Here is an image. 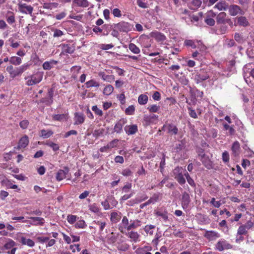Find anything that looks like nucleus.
<instances>
[{
    "mask_svg": "<svg viewBox=\"0 0 254 254\" xmlns=\"http://www.w3.org/2000/svg\"><path fill=\"white\" fill-rule=\"evenodd\" d=\"M114 47V45L112 44H101L100 45V48L103 50H107Z\"/></svg>",
    "mask_w": 254,
    "mask_h": 254,
    "instance_id": "e2e57ef3",
    "label": "nucleus"
},
{
    "mask_svg": "<svg viewBox=\"0 0 254 254\" xmlns=\"http://www.w3.org/2000/svg\"><path fill=\"white\" fill-rule=\"evenodd\" d=\"M168 133L176 135L178 133V127L173 124H169L166 126Z\"/></svg>",
    "mask_w": 254,
    "mask_h": 254,
    "instance_id": "dca6fc26",
    "label": "nucleus"
},
{
    "mask_svg": "<svg viewBox=\"0 0 254 254\" xmlns=\"http://www.w3.org/2000/svg\"><path fill=\"white\" fill-rule=\"evenodd\" d=\"M148 100V96L146 94H142L138 98V102L140 105H144L146 104Z\"/></svg>",
    "mask_w": 254,
    "mask_h": 254,
    "instance_id": "cd10ccee",
    "label": "nucleus"
},
{
    "mask_svg": "<svg viewBox=\"0 0 254 254\" xmlns=\"http://www.w3.org/2000/svg\"><path fill=\"white\" fill-rule=\"evenodd\" d=\"M184 44L187 46L191 47L193 49L196 48L194 41L191 40H186L184 42Z\"/></svg>",
    "mask_w": 254,
    "mask_h": 254,
    "instance_id": "3c124183",
    "label": "nucleus"
},
{
    "mask_svg": "<svg viewBox=\"0 0 254 254\" xmlns=\"http://www.w3.org/2000/svg\"><path fill=\"white\" fill-rule=\"evenodd\" d=\"M158 199L159 194L155 193L150 198V199L147 201L143 204H141L140 205V208H143L144 207L149 205V204L154 203L155 202L157 201Z\"/></svg>",
    "mask_w": 254,
    "mask_h": 254,
    "instance_id": "f8f14e48",
    "label": "nucleus"
},
{
    "mask_svg": "<svg viewBox=\"0 0 254 254\" xmlns=\"http://www.w3.org/2000/svg\"><path fill=\"white\" fill-rule=\"evenodd\" d=\"M29 143L28 137L27 135H24L21 137L18 142V147L19 148H25L27 146Z\"/></svg>",
    "mask_w": 254,
    "mask_h": 254,
    "instance_id": "a211bd4d",
    "label": "nucleus"
},
{
    "mask_svg": "<svg viewBox=\"0 0 254 254\" xmlns=\"http://www.w3.org/2000/svg\"><path fill=\"white\" fill-rule=\"evenodd\" d=\"M74 120L75 121L74 125L81 124L84 122L85 116L82 113H75L74 114Z\"/></svg>",
    "mask_w": 254,
    "mask_h": 254,
    "instance_id": "1a4fd4ad",
    "label": "nucleus"
},
{
    "mask_svg": "<svg viewBox=\"0 0 254 254\" xmlns=\"http://www.w3.org/2000/svg\"><path fill=\"white\" fill-rule=\"evenodd\" d=\"M92 110L97 115L102 116L103 115V112L101 110L99 109L97 106H93L92 108Z\"/></svg>",
    "mask_w": 254,
    "mask_h": 254,
    "instance_id": "0e129e2a",
    "label": "nucleus"
},
{
    "mask_svg": "<svg viewBox=\"0 0 254 254\" xmlns=\"http://www.w3.org/2000/svg\"><path fill=\"white\" fill-rule=\"evenodd\" d=\"M54 91L52 89H50L48 90V98H43L41 101L43 103H45L47 105H50L53 103V96Z\"/></svg>",
    "mask_w": 254,
    "mask_h": 254,
    "instance_id": "4468645a",
    "label": "nucleus"
},
{
    "mask_svg": "<svg viewBox=\"0 0 254 254\" xmlns=\"http://www.w3.org/2000/svg\"><path fill=\"white\" fill-rule=\"evenodd\" d=\"M126 133L128 135L135 134L138 130L137 127L135 125L127 126L125 127Z\"/></svg>",
    "mask_w": 254,
    "mask_h": 254,
    "instance_id": "ddd939ff",
    "label": "nucleus"
},
{
    "mask_svg": "<svg viewBox=\"0 0 254 254\" xmlns=\"http://www.w3.org/2000/svg\"><path fill=\"white\" fill-rule=\"evenodd\" d=\"M119 140L117 139H114L110 142L107 145L102 147L100 148V151L102 152H106L108 149H110L116 146Z\"/></svg>",
    "mask_w": 254,
    "mask_h": 254,
    "instance_id": "9d476101",
    "label": "nucleus"
},
{
    "mask_svg": "<svg viewBox=\"0 0 254 254\" xmlns=\"http://www.w3.org/2000/svg\"><path fill=\"white\" fill-rule=\"evenodd\" d=\"M129 49L134 54H139L140 52V49L135 44L130 43L128 46Z\"/></svg>",
    "mask_w": 254,
    "mask_h": 254,
    "instance_id": "4c0bfd02",
    "label": "nucleus"
},
{
    "mask_svg": "<svg viewBox=\"0 0 254 254\" xmlns=\"http://www.w3.org/2000/svg\"><path fill=\"white\" fill-rule=\"evenodd\" d=\"M247 232L246 227L244 226H240L238 230V234L239 235H242L246 234Z\"/></svg>",
    "mask_w": 254,
    "mask_h": 254,
    "instance_id": "338daca9",
    "label": "nucleus"
},
{
    "mask_svg": "<svg viewBox=\"0 0 254 254\" xmlns=\"http://www.w3.org/2000/svg\"><path fill=\"white\" fill-rule=\"evenodd\" d=\"M47 145L52 148L53 150L55 151H57L59 149V145L55 143L54 142H48L47 143Z\"/></svg>",
    "mask_w": 254,
    "mask_h": 254,
    "instance_id": "bf43d9fd",
    "label": "nucleus"
},
{
    "mask_svg": "<svg viewBox=\"0 0 254 254\" xmlns=\"http://www.w3.org/2000/svg\"><path fill=\"white\" fill-rule=\"evenodd\" d=\"M152 37L158 42L164 41L166 39L165 36L163 34L158 32L153 33Z\"/></svg>",
    "mask_w": 254,
    "mask_h": 254,
    "instance_id": "a878e982",
    "label": "nucleus"
},
{
    "mask_svg": "<svg viewBox=\"0 0 254 254\" xmlns=\"http://www.w3.org/2000/svg\"><path fill=\"white\" fill-rule=\"evenodd\" d=\"M199 158L202 161V164L207 169H210L212 168V163L209 156L208 155L206 154H203V155L200 157Z\"/></svg>",
    "mask_w": 254,
    "mask_h": 254,
    "instance_id": "0eeeda50",
    "label": "nucleus"
},
{
    "mask_svg": "<svg viewBox=\"0 0 254 254\" xmlns=\"http://www.w3.org/2000/svg\"><path fill=\"white\" fill-rule=\"evenodd\" d=\"M114 28L121 32H127L131 30L133 25L128 22L121 21L116 24Z\"/></svg>",
    "mask_w": 254,
    "mask_h": 254,
    "instance_id": "f03ea898",
    "label": "nucleus"
},
{
    "mask_svg": "<svg viewBox=\"0 0 254 254\" xmlns=\"http://www.w3.org/2000/svg\"><path fill=\"white\" fill-rule=\"evenodd\" d=\"M29 219L33 220V223H31L32 225H42L44 223V219L43 218L39 217H30Z\"/></svg>",
    "mask_w": 254,
    "mask_h": 254,
    "instance_id": "b1692460",
    "label": "nucleus"
},
{
    "mask_svg": "<svg viewBox=\"0 0 254 254\" xmlns=\"http://www.w3.org/2000/svg\"><path fill=\"white\" fill-rule=\"evenodd\" d=\"M30 66V64H25L20 66L18 67V70L20 73V74H21L23 72H24L25 71H26L27 69L29 68Z\"/></svg>",
    "mask_w": 254,
    "mask_h": 254,
    "instance_id": "de8ad7c7",
    "label": "nucleus"
},
{
    "mask_svg": "<svg viewBox=\"0 0 254 254\" xmlns=\"http://www.w3.org/2000/svg\"><path fill=\"white\" fill-rule=\"evenodd\" d=\"M29 124V123L28 120H24L20 122L19 126L22 129H26L27 128Z\"/></svg>",
    "mask_w": 254,
    "mask_h": 254,
    "instance_id": "052dcab7",
    "label": "nucleus"
},
{
    "mask_svg": "<svg viewBox=\"0 0 254 254\" xmlns=\"http://www.w3.org/2000/svg\"><path fill=\"white\" fill-rule=\"evenodd\" d=\"M16 245V243L11 239H8V241L4 245L5 249H10Z\"/></svg>",
    "mask_w": 254,
    "mask_h": 254,
    "instance_id": "f704fd0d",
    "label": "nucleus"
},
{
    "mask_svg": "<svg viewBox=\"0 0 254 254\" xmlns=\"http://www.w3.org/2000/svg\"><path fill=\"white\" fill-rule=\"evenodd\" d=\"M130 224L127 227V231L130 230L132 229L136 228L137 227L140 226V221L136 220L132 221L131 220L130 221Z\"/></svg>",
    "mask_w": 254,
    "mask_h": 254,
    "instance_id": "7c9ffc66",
    "label": "nucleus"
},
{
    "mask_svg": "<svg viewBox=\"0 0 254 254\" xmlns=\"http://www.w3.org/2000/svg\"><path fill=\"white\" fill-rule=\"evenodd\" d=\"M77 217L76 215H69L67 216V221L70 224H73L77 220Z\"/></svg>",
    "mask_w": 254,
    "mask_h": 254,
    "instance_id": "4d7b16f0",
    "label": "nucleus"
},
{
    "mask_svg": "<svg viewBox=\"0 0 254 254\" xmlns=\"http://www.w3.org/2000/svg\"><path fill=\"white\" fill-rule=\"evenodd\" d=\"M139 234L136 232L131 231L128 233V237L130 239H132L133 241H134V242L137 241L139 238Z\"/></svg>",
    "mask_w": 254,
    "mask_h": 254,
    "instance_id": "a19ab883",
    "label": "nucleus"
},
{
    "mask_svg": "<svg viewBox=\"0 0 254 254\" xmlns=\"http://www.w3.org/2000/svg\"><path fill=\"white\" fill-rule=\"evenodd\" d=\"M68 169L66 167L64 170H60L56 174V179L58 181H60L66 177V175L68 172Z\"/></svg>",
    "mask_w": 254,
    "mask_h": 254,
    "instance_id": "9b49d317",
    "label": "nucleus"
},
{
    "mask_svg": "<svg viewBox=\"0 0 254 254\" xmlns=\"http://www.w3.org/2000/svg\"><path fill=\"white\" fill-rule=\"evenodd\" d=\"M122 217V213L119 212H113L111 213L110 220L113 223H118Z\"/></svg>",
    "mask_w": 254,
    "mask_h": 254,
    "instance_id": "2eb2a0df",
    "label": "nucleus"
},
{
    "mask_svg": "<svg viewBox=\"0 0 254 254\" xmlns=\"http://www.w3.org/2000/svg\"><path fill=\"white\" fill-rule=\"evenodd\" d=\"M43 76V72L38 71L35 74L29 75L25 77L26 80V84L27 86H32L40 83Z\"/></svg>",
    "mask_w": 254,
    "mask_h": 254,
    "instance_id": "f257e3e1",
    "label": "nucleus"
},
{
    "mask_svg": "<svg viewBox=\"0 0 254 254\" xmlns=\"http://www.w3.org/2000/svg\"><path fill=\"white\" fill-rule=\"evenodd\" d=\"M30 66V64H25L20 66L18 67V70L20 73V74H21L23 72H24L25 71H26L27 69L29 68Z\"/></svg>",
    "mask_w": 254,
    "mask_h": 254,
    "instance_id": "49530a36",
    "label": "nucleus"
},
{
    "mask_svg": "<svg viewBox=\"0 0 254 254\" xmlns=\"http://www.w3.org/2000/svg\"><path fill=\"white\" fill-rule=\"evenodd\" d=\"M85 85L87 88H90L93 87H99L100 86L99 83L93 79L87 81L85 83Z\"/></svg>",
    "mask_w": 254,
    "mask_h": 254,
    "instance_id": "c756f323",
    "label": "nucleus"
},
{
    "mask_svg": "<svg viewBox=\"0 0 254 254\" xmlns=\"http://www.w3.org/2000/svg\"><path fill=\"white\" fill-rule=\"evenodd\" d=\"M75 226L77 228H84L86 226V224L84 220H80L76 223Z\"/></svg>",
    "mask_w": 254,
    "mask_h": 254,
    "instance_id": "8fccbe9b",
    "label": "nucleus"
},
{
    "mask_svg": "<svg viewBox=\"0 0 254 254\" xmlns=\"http://www.w3.org/2000/svg\"><path fill=\"white\" fill-rule=\"evenodd\" d=\"M58 3L56 2L44 3L43 7L44 8L52 9L58 6Z\"/></svg>",
    "mask_w": 254,
    "mask_h": 254,
    "instance_id": "58836bf2",
    "label": "nucleus"
},
{
    "mask_svg": "<svg viewBox=\"0 0 254 254\" xmlns=\"http://www.w3.org/2000/svg\"><path fill=\"white\" fill-rule=\"evenodd\" d=\"M20 243L23 245H27L30 247H33L35 245V242L30 239H26L24 237H21Z\"/></svg>",
    "mask_w": 254,
    "mask_h": 254,
    "instance_id": "aec40b11",
    "label": "nucleus"
},
{
    "mask_svg": "<svg viewBox=\"0 0 254 254\" xmlns=\"http://www.w3.org/2000/svg\"><path fill=\"white\" fill-rule=\"evenodd\" d=\"M53 119L56 121H61L66 119V115L64 114H58L53 116Z\"/></svg>",
    "mask_w": 254,
    "mask_h": 254,
    "instance_id": "603ef678",
    "label": "nucleus"
},
{
    "mask_svg": "<svg viewBox=\"0 0 254 254\" xmlns=\"http://www.w3.org/2000/svg\"><path fill=\"white\" fill-rule=\"evenodd\" d=\"M117 248L119 251H126L128 249L129 245L125 243H121L118 244Z\"/></svg>",
    "mask_w": 254,
    "mask_h": 254,
    "instance_id": "ea45409f",
    "label": "nucleus"
},
{
    "mask_svg": "<svg viewBox=\"0 0 254 254\" xmlns=\"http://www.w3.org/2000/svg\"><path fill=\"white\" fill-rule=\"evenodd\" d=\"M81 69L80 66H73L71 68V72H72V78L75 79L77 78V74Z\"/></svg>",
    "mask_w": 254,
    "mask_h": 254,
    "instance_id": "2f4dec72",
    "label": "nucleus"
},
{
    "mask_svg": "<svg viewBox=\"0 0 254 254\" xmlns=\"http://www.w3.org/2000/svg\"><path fill=\"white\" fill-rule=\"evenodd\" d=\"M240 149V144L238 141H235L232 146V149L235 155L238 154Z\"/></svg>",
    "mask_w": 254,
    "mask_h": 254,
    "instance_id": "79ce46f5",
    "label": "nucleus"
},
{
    "mask_svg": "<svg viewBox=\"0 0 254 254\" xmlns=\"http://www.w3.org/2000/svg\"><path fill=\"white\" fill-rule=\"evenodd\" d=\"M237 24L242 26H247L249 25V22L245 17L240 16L237 18Z\"/></svg>",
    "mask_w": 254,
    "mask_h": 254,
    "instance_id": "bb28decb",
    "label": "nucleus"
},
{
    "mask_svg": "<svg viewBox=\"0 0 254 254\" xmlns=\"http://www.w3.org/2000/svg\"><path fill=\"white\" fill-rule=\"evenodd\" d=\"M98 75L100 76L103 80L110 82L113 81L115 79L113 75H106L104 72H99Z\"/></svg>",
    "mask_w": 254,
    "mask_h": 254,
    "instance_id": "4be33fe9",
    "label": "nucleus"
},
{
    "mask_svg": "<svg viewBox=\"0 0 254 254\" xmlns=\"http://www.w3.org/2000/svg\"><path fill=\"white\" fill-rule=\"evenodd\" d=\"M228 135L233 136L235 133V129L234 128V125H228L227 123H223V131Z\"/></svg>",
    "mask_w": 254,
    "mask_h": 254,
    "instance_id": "6e6552de",
    "label": "nucleus"
},
{
    "mask_svg": "<svg viewBox=\"0 0 254 254\" xmlns=\"http://www.w3.org/2000/svg\"><path fill=\"white\" fill-rule=\"evenodd\" d=\"M190 92L191 94H194V95L196 96L197 97L202 98L203 95V93L202 91H200L199 90L195 89V90H192L191 88L190 90Z\"/></svg>",
    "mask_w": 254,
    "mask_h": 254,
    "instance_id": "c03bdc74",
    "label": "nucleus"
},
{
    "mask_svg": "<svg viewBox=\"0 0 254 254\" xmlns=\"http://www.w3.org/2000/svg\"><path fill=\"white\" fill-rule=\"evenodd\" d=\"M58 62L55 60H50V61H47L43 63L42 66L45 70L51 69L54 65L57 64Z\"/></svg>",
    "mask_w": 254,
    "mask_h": 254,
    "instance_id": "f3484780",
    "label": "nucleus"
},
{
    "mask_svg": "<svg viewBox=\"0 0 254 254\" xmlns=\"http://www.w3.org/2000/svg\"><path fill=\"white\" fill-rule=\"evenodd\" d=\"M132 174V172L128 168L123 170L122 172V174L124 176H130Z\"/></svg>",
    "mask_w": 254,
    "mask_h": 254,
    "instance_id": "774afa93",
    "label": "nucleus"
},
{
    "mask_svg": "<svg viewBox=\"0 0 254 254\" xmlns=\"http://www.w3.org/2000/svg\"><path fill=\"white\" fill-rule=\"evenodd\" d=\"M224 120L225 122H223V123H227L228 125H233V124L237 121V118L235 115H233L230 116H226Z\"/></svg>",
    "mask_w": 254,
    "mask_h": 254,
    "instance_id": "5701e85b",
    "label": "nucleus"
},
{
    "mask_svg": "<svg viewBox=\"0 0 254 254\" xmlns=\"http://www.w3.org/2000/svg\"><path fill=\"white\" fill-rule=\"evenodd\" d=\"M21 59L18 57H12L9 59V62L14 65H19L21 63Z\"/></svg>",
    "mask_w": 254,
    "mask_h": 254,
    "instance_id": "473e14b6",
    "label": "nucleus"
},
{
    "mask_svg": "<svg viewBox=\"0 0 254 254\" xmlns=\"http://www.w3.org/2000/svg\"><path fill=\"white\" fill-rule=\"evenodd\" d=\"M160 107L156 105H151L147 108V110L151 113H156L158 111Z\"/></svg>",
    "mask_w": 254,
    "mask_h": 254,
    "instance_id": "37998d69",
    "label": "nucleus"
},
{
    "mask_svg": "<svg viewBox=\"0 0 254 254\" xmlns=\"http://www.w3.org/2000/svg\"><path fill=\"white\" fill-rule=\"evenodd\" d=\"M190 202V195L188 193L185 191L182 194V206L184 209L188 208Z\"/></svg>",
    "mask_w": 254,
    "mask_h": 254,
    "instance_id": "423d86ee",
    "label": "nucleus"
},
{
    "mask_svg": "<svg viewBox=\"0 0 254 254\" xmlns=\"http://www.w3.org/2000/svg\"><path fill=\"white\" fill-rule=\"evenodd\" d=\"M182 168L177 167L174 169V170L173 171V176L175 177V176H178L179 175L182 174Z\"/></svg>",
    "mask_w": 254,
    "mask_h": 254,
    "instance_id": "6e6d98bb",
    "label": "nucleus"
},
{
    "mask_svg": "<svg viewBox=\"0 0 254 254\" xmlns=\"http://www.w3.org/2000/svg\"><path fill=\"white\" fill-rule=\"evenodd\" d=\"M201 3L200 0H193L190 3L189 7L190 9L196 10L200 6Z\"/></svg>",
    "mask_w": 254,
    "mask_h": 254,
    "instance_id": "6ab92c4d",
    "label": "nucleus"
},
{
    "mask_svg": "<svg viewBox=\"0 0 254 254\" xmlns=\"http://www.w3.org/2000/svg\"><path fill=\"white\" fill-rule=\"evenodd\" d=\"M75 50V47L72 45L65 44L63 46V51L64 53L72 54Z\"/></svg>",
    "mask_w": 254,
    "mask_h": 254,
    "instance_id": "412c9836",
    "label": "nucleus"
},
{
    "mask_svg": "<svg viewBox=\"0 0 254 254\" xmlns=\"http://www.w3.org/2000/svg\"><path fill=\"white\" fill-rule=\"evenodd\" d=\"M175 179L181 185H184L186 183V180H185V178L184 177L183 174L179 175L177 176H175Z\"/></svg>",
    "mask_w": 254,
    "mask_h": 254,
    "instance_id": "a18cd8bd",
    "label": "nucleus"
},
{
    "mask_svg": "<svg viewBox=\"0 0 254 254\" xmlns=\"http://www.w3.org/2000/svg\"><path fill=\"white\" fill-rule=\"evenodd\" d=\"M125 122L123 120H120L117 122L114 127V131L117 133H120L122 130Z\"/></svg>",
    "mask_w": 254,
    "mask_h": 254,
    "instance_id": "393cba45",
    "label": "nucleus"
},
{
    "mask_svg": "<svg viewBox=\"0 0 254 254\" xmlns=\"http://www.w3.org/2000/svg\"><path fill=\"white\" fill-rule=\"evenodd\" d=\"M154 228L155 226L152 225H146L145 226L144 230L146 233H149L150 235H152L153 231H151V230L154 229Z\"/></svg>",
    "mask_w": 254,
    "mask_h": 254,
    "instance_id": "864d4df0",
    "label": "nucleus"
},
{
    "mask_svg": "<svg viewBox=\"0 0 254 254\" xmlns=\"http://www.w3.org/2000/svg\"><path fill=\"white\" fill-rule=\"evenodd\" d=\"M185 176L186 177L187 181L188 183L191 186H194L195 185L194 182L192 179L190 178L189 173L188 172L185 173Z\"/></svg>",
    "mask_w": 254,
    "mask_h": 254,
    "instance_id": "680f3d73",
    "label": "nucleus"
},
{
    "mask_svg": "<svg viewBox=\"0 0 254 254\" xmlns=\"http://www.w3.org/2000/svg\"><path fill=\"white\" fill-rule=\"evenodd\" d=\"M89 207L90 210H91L92 212H93L94 213H98L100 211L99 208L97 206V204H96L95 203H94L92 205H89Z\"/></svg>",
    "mask_w": 254,
    "mask_h": 254,
    "instance_id": "5fc2aeb1",
    "label": "nucleus"
},
{
    "mask_svg": "<svg viewBox=\"0 0 254 254\" xmlns=\"http://www.w3.org/2000/svg\"><path fill=\"white\" fill-rule=\"evenodd\" d=\"M73 2L78 6L87 7L89 6V2L87 0H73Z\"/></svg>",
    "mask_w": 254,
    "mask_h": 254,
    "instance_id": "c85d7f7f",
    "label": "nucleus"
},
{
    "mask_svg": "<svg viewBox=\"0 0 254 254\" xmlns=\"http://www.w3.org/2000/svg\"><path fill=\"white\" fill-rule=\"evenodd\" d=\"M114 90V87L111 85H107L103 90V93L104 94L106 95H110L112 94Z\"/></svg>",
    "mask_w": 254,
    "mask_h": 254,
    "instance_id": "c9c22d12",
    "label": "nucleus"
},
{
    "mask_svg": "<svg viewBox=\"0 0 254 254\" xmlns=\"http://www.w3.org/2000/svg\"><path fill=\"white\" fill-rule=\"evenodd\" d=\"M228 9L230 14L232 16H235L238 14H243V10L237 5H231L228 7Z\"/></svg>",
    "mask_w": 254,
    "mask_h": 254,
    "instance_id": "39448f33",
    "label": "nucleus"
},
{
    "mask_svg": "<svg viewBox=\"0 0 254 254\" xmlns=\"http://www.w3.org/2000/svg\"><path fill=\"white\" fill-rule=\"evenodd\" d=\"M209 75L208 72L203 69L200 70L197 73L194 77V80L197 83H199L209 78Z\"/></svg>",
    "mask_w": 254,
    "mask_h": 254,
    "instance_id": "7ed1b4c3",
    "label": "nucleus"
},
{
    "mask_svg": "<svg viewBox=\"0 0 254 254\" xmlns=\"http://www.w3.org/2000/svg\"><path fill=\"white\" fill-rule=\"evenodd\" d=\"M188 109L189 110V115L192 118L196 119L197 118V114L195 111V110H193L190 107H188Z\"/></svg>",
    "mask_w": 254,
    "mask_h": 254,
    "instance_id": "13d9d810",
    "label": "nucleus"
},
{
    "mask_svg": "<svg viewBox=\"0 0 254 254\" xmlns=\"http://www.w3.org/2000/svg\"><path fill=\"white\" fill-rule=\"evenodd\" d=\"M7 21L9 24H12L15 22L14 14L11 11H8L7 13Z\"/></svg>",
    "mask_w": 254,
    "mask_h": 254,
    "instance_id": "e433bc0d",
    "label": "nucleus"
},
{
    "mask_svg": "<svg viewBox=\"0 0 254 254\" xmlns=\"http://www.w3.org/2000/svg\"><path fill=\"white\" fill-rule=\"evenodd\" d=\"M19 10L23 13L31 14L33 10V8L31 5H27L25 3H22L21 1H19L18 3Z\"/></svg>",
    "mask_w": 254,
    "mask_h": 254,
    "instance_id": "20e7f679",
    "label": "nucleus"
},
{
    "mask_svg": "<svg viewBox=\"0 0 254 254\" xmlns=\"http://www.w3.org/2000/svg\"><path fill=\"white\" fill-rule=\"evenodd\" d=\"M134 107L133 105H131L126 109L125 113L127 115H132L134 114Z\"/></svg>",
    "mask_w": 254,
    "mask_h": 254,
    "instance_id": "09e8293b",
    "label": "nucleus"
},
{
    "mask_svg": "<svg viewBox=\"0 0 254 254\" xmlns=\"http://www.w3.org/2000/svg\"><path fill=\"white\" fill-rule=\"evenodd\" d=\"M156 215L157 216H161L162 217V218L165 221H166L168 220V217L167 215V213L166 212H161L158 211L156 213Z\"/></svg>",
    "mask_w": 254,
    "mask_h": 254,
    "instance_id": "69168bd1",
    "label": "nucleus"
},
{
    "mask_svg": "<svg viewBox=\"0 0 254 254\" xmlns=\"http://www.w3.org/2000/svg\"><path fill=\"white\" fill-rule=\"evenodd\" d=\"M53 134L52 130H46L45 129H42L40 131V136L44 138H47L50 137Z\"/></svg>",
    "mask_w": 254,
    "mask_h": 254,
    "instance_id": "72a5a7b5",
    "label": "nucleus"
}]
</instances>
